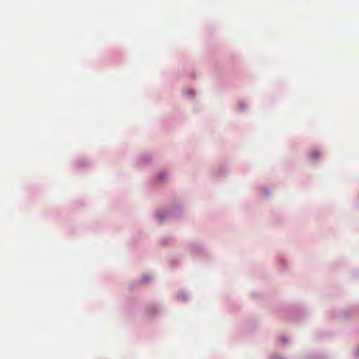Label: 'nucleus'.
Masks as SVG:
<instances>
[{
    "label": "nucleus",
    "mask_w": 359,
    "mask_h": 359,
    "mask_svg": "<svg viewBox=\"0 0 359 359\" xmlns=\"http://www.w3.org/2000/svg\"><path fill=\"white\" fill-rule=\"evenodd\" d=\"M320 154H320V152H318V151L315 155H316V156H318V155H320Z\"/></svg>",
    "instance_id": "1"
}]
</instances>
